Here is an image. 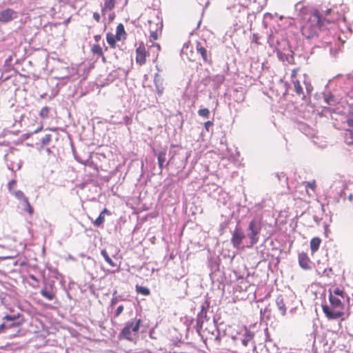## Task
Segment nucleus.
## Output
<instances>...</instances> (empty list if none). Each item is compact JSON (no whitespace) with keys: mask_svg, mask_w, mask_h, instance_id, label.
Wrapping results in <instances>:
<instances>
[{"mask_svg":"<svg viewBox=\"0 0 353 353\" xmlns=\"http://www.w3.org/2000/svg\"><path fill=\"white\" fill-rule=\"evenodd\" d=\"M149 23L150 24V37L151 39H152V41L154 42V41L158 39L159 35L161 34L163 24L161 22L157 23H156V28L154 29L152 27V22L150 21Z\"/></svg>","mask_w":353,"mask_h":353,"instance_id":"nucleus-8","label":"nucleus"},{"mask_svg":"<svg viewBox=\"0 0 353 353\" xmlns=\"http://www.w3.org/2000/svg\"><path fill=\"white\" fill-rule=\"evenodd\" d=\"M306 185H305V187L306 188H309L310 189H312L313 191L315 190L316 188V183H315V181H312V182H306L305 183Z\"/></svg>","mask_w":353,"mask_h":353,"instance_id":"nucleus-33","label":"nucleus"},{"mask_svg":"<svg viewBox=\"0 0 353 353\" xmlns=\"http://www.w3.org/2000/svg\"><path fill=\"white\" fill-rule=\"evenodd\" d=\"M214 125L213 122L211 121H208L204 123L205 129L207 132L210 131V128Z\"/></svg>","mask_w":353,"mask_h":353,"instance_id":"nucleus-35","label":"nucleus"},{"mask_svg":"<svg viewBox=\"0 0 353 353\" xmlns=\"http://www.w3.org/2000/svg\"><path fill=\"white\" fill-rule=\"evenodd\" d=\"M279 310L283 315L285 314L286 308L283 304H282V305H279Z\"/></svg>","mask_w":353,"mask_h":353,"instance_id":"nucleus-41","label":"nucleus"},{"mask_svg":"<svg viewBox=\"0 0 353 353\" xmlns=\"http://www.w3.org/2000/svg\"><path fill=\"white\" fill-rule=\"evenodd\" d=\"M298 261L301 268L304 270H310L312 268V262L307 253L304 252L299 253Z\"/></svg>","mask_w":353,"mask_h":353,"instance_id":"nucleus-7","label":"nucleus"},{"mask_svg":"<svg viewBox=\"0 0 353 353\" xmlns=\"http://www.w3.org/2000/svg\"><path fill=\"white\" fill-rule=\"evenodd\" d=\"M90 51L94 55L103 57V48L99 43L93 44L91 47Z\"/></svg>","mask_w":353,"mask_h":353,"instance_id":"nucleus-18","label":"nucleus"},{"mask_svg":"<svg viewBox=\"0 0 353 353\" xmlns=\"http://www.w3.org/2000/svg\"><path fill=\"white\" fill-rule=\"evenodd\" d=\"M6 331H7V328L6 327L5 322H3V323H1L0 325V333L6 332Z\"/></svg>","mask_w":353,"mask_h":353,"instance_id":"nucleus-38","label":"nucleus"},{"mask_svg":"<svg viewBox=\"0 0 353 353\" xmlns=\"http://www.w3.org/2000/svg\"><path fill=\"white\" fill-rule=\"evenodd\" d=\"M261 230V223L255 219L250 222L248 228V236L250 239L251 245H254L259 241V234Z\"/></svg>","mask_w":353,"mask_h":353,"instance_id":"nucleus-5","label":"nucleus"},{"mask_svg":"<svg viewBox=\"0 0 353 353\" xmlns=\"http://www.w3.org/2000/svg\"><path fill=\"white\" fill-rule=\"evenodd\" d=\"M154 81L156 87V91L157 94L161 96L163 92L164 88L163 86L162 80L160 79L158 74L154 75Z\"/></svg>","mask_w":353,"mask_h":353,"instance_id":"nucleus-14","label":"nucleus"},{"mask_svg":"<svg viewBox=\"0 0 353 353\" xmlns=\"http://www.w3.org/2000/svg\"><path fill=\"white\" fill-rule=\"evenodd\" d=\"M252 339V335L250 332H248L245 338L242 340V344L244 346H247L248 345L249 341Z\"/></svg>","mask_w":353,"mask_h":353,"instance_id":"nucleus-31","label":"nucleus"},{"mask_svg":"<svg viewBox=\"0 0 353 353\" xmlns=\"http://www.w3.org/2000/svg\"><path fill=\"white\" fill-rule=\"evenodd\" d=\"M94 39L96 42V43H98L99 41L101 40V34H96L94 36Z\"/></svg>","mask_w":353,"mask_h":353,"instance_id":"nucleus-42","label":"nucleus"},{"mask_svg":"<svg viewBox=\"0 0 353 353\" xmlns=\"http://www.w3.org/2000/svg\"><path fill=\"white\" fill-rule=\"evenodd\" d=\"M347 134H350V136L353 139V131L351 130H345V136Z\"/></svg>","mask_w":353,"mask_h":353,"instance_id":"nucleus-43","label":"nucleus"},{"mask_svg":"<svg viewBox=\"0 0 353 353\" xmlns=\"http://www.w3.org/2000/svg\"><path fill=\"white\" fill-rule=\"evenodd\" d=\"M51 140H52V136H51V134H46V135L43 137V139H42V140H41L42 145H48V144L50 143Z\"/></svg>","mask_w":353,"mask_h":353,"instance_id":"nucleus-30","label":"nucleus"},{"mask_svg":"<svg viewBox=\"0 0 353 353\" xmlns=\"http://www.w3.org/2000/svg\"><path fill=\"white\" fill-rule=\"evenodd\" d=\"M16 184H17V181L15 179H12L11 181H9L8 184V190L9 192L12 194L13 192H14V188L16 186Z\"/></svg>","mask_w":353,"mask_h":353,"instance_id":"nucleus-29","label":"nucleus"},{"mask_svg":"<svg viewBox=\"0 0 353 353\" xmlns=\"http://www.w3.org/2000/svg\"><path fill=\"white\" fill-rule=\"evenodd\" d=\"M101 254L104 258L105 261L112 267H116L117 264L110 259L105 250H102Z\"/></svg>","mask_w":353,"mask_h":353,"instance_id":"nucleus-21","label":"nucleus"},{"mask_svg":"<svg viewBox=\"0 0 353 353\" xmlns=\"http://www.w3.org/2000/svg\"><path fill=\"white\" fill-rule=\"evenodd\" d=\"M123 306L119 305L115 311L114 316L118 317L123 312Z\"/></svg>","mask_w":353,"mask_h":353,"instance_id":"nucleus-32","label":"nucleus"},{"mask_svg":"<svg viewBox=\"0 0 353 353\" xmlns=\"http://www.w3.org/2000/svg\"><path fill=\"white\" fill-rule=\"evenodd\" d=\"M141 320L134 319L128 321L119 334V339H126L130 341L138 337Z\"/></svg>","mask_w":353,"mask_h":353,"instance_id":"nucleus-4","label":"nucleus"},{"mask_svg":"<svg viewBox=\"0 0 353 353\" xmlns=\"http://www.w3.org/2000/svg\"><path fill=\"white\" fill-rule=\"evenodd\" d=\"M161 51L160 44L150 40L146 44L143 41L138 43L135 50V61L137 64L143 65L147 62V58L155 62Z\"/></svg>","mask_w":353,"mask_h":353,"instance_id":"nucleus-2","label":"nucleus"},{"mask_svg":"<svg viewBox=\"0 0 353 353\" xmlns=\"http://www.w3.org/2000/svg\"><path fill=\"white\" fill-rule=\"evenodd\" d=\"M321 243V239L319 237H314L310 241V249L312 254H314L319 248Z\"/></svg>","mask_w":353,"mask_h":353,"instance_id":"nucleus-16","label":"nucleus"},{"mask_svg":"<svg viewBox=\"0 0 353 353\" xmlns=\"http://www.w3.org/2000/svg\"><path fill=\"white\" fill-rule=\"evenodd\" d=\"M22 203L23 205V210L25 212H27L30 215H32L34 213V209H33L32 206L30 205V203L28 201V199L27 198L26 199H25L22 202Z\"/></svg>","mask_w":353,"mask_h":353,"instance_id":"nucleus-20","label":"nucleus"},{"mask_svg":"<svg viewBox=\"0 0 353 353\" xmlns=\"http://www.w3.org/2000/svg\"><path fill=\"white\" fill-rule=\"evenodd\" d=\"M102 57V60L103 62H105V56L103 55V57Z\"/></svg>","mask_w":353,"mask_h":353,"instance_id":"nucleus-46","label":"nucleus"},{"mask_svg":"<svg viewBox=\"0 0 353 353\" xmlns=\"http://www.w3.org/2000/svg\"><path fill=\"white\" fill-rule=\"evenodd\" d=\"M117 0H105L104 5L101 8V13L103 17V19H105V14L108 11H112L115 7Z\"/></svg>","mask_w":353,"mask_h":353,"instance_id":"nucleus-10","label":"nucleus"},{"mask_svg":"<svg viewBox=\"0 0 353 353\" xmlns=\"http://www.w3.org/2000/svg\"><path fill=\"white\" fill-rule=\"evenodd\" d=\"M108 12H108V21L110 23L112 21H113L116 15H115L114 12H113L112 10L108 11Z\"/></svg>","mask_w":353,"mask_h":353,"instance_id":"nucleus-34","label":"nucleus"},{"mask_svg":"<svg viewBox=\"0 0 353 353\" xmlns=\"http://www.w3.org/2000/svg\"><path fill=\"white\" fill-rule=\"evenodd\" d=\"M101 213L102 214H103L104 216H105V215L110 216V215L111 214L110 211L108 209H107V208H104V209L101 212Z\"/></svg>","mask_w":353,"mask_h":353,"instance_id":"nucleus-39","label":"nucleus"},{"mask_svg":"<svg viewBox=\"0 0 353 353\" xmlns=\"http://www.w3.org/2000/svg\"><path fill=\"white\" fill-rule=\"evenodd\" d=\"M42 129H43V123H41L40 124L39 127V128H37L34 131V133H37V132H39L41 131V130H42Z\"/></svg>","mask_w":353,"mask_h":353,"instance_id":"nucleus-44","label":"nucleus"},{"mask_svg":"<svg viewBox=\"0 0 353 353\" xmlns=\"http://www.w3.org/2000/svg\"><path fill=\"white\" fill-rule=\"evenodd\" d=\"M117 41H124L127 38V33L125 30L124 26L119 23L116 28V34H114Z\"/></svg>","mask_w":353,"mask_h":353,"instance_id":"nucleus-12","label":"nucleus"},{"mask_svg":"<svg viewBox=\"0 0 353 353\" xmlns=\"http://www.w3.org/2000/svg\"><path fill=\"white\" fill-rule=\"evenodd\" d=\"M198 114L201 117L208 118L210 117V112L208 108H203V109L199 110Z\"/></svg>","mask_w":353,"mask_h":353,"instance_id":"nucleus-27","label":"nucleus"},{"mask_svg":"<svg viewBox=\"0 0 353 353\" xmlns=\"http://www.w3.org/2000/svg\"><path fill=\"white\" fill-rule=\"evenodd\" d=\"M298 71H299V68H294L292 70L291 78H292V81L296 80V78L297 76Z\"/></svg>","mask_w":353,"mask_h":353,"instance_id":"nucleus-36","label":"nucleus"},{"mask_svg":"<svg viewBox=\"0 0 353 353\" xmlns=\"http://www.w3.org/2000/svg\"><path fill=\"white\" fill-rule=\"evenodd\" d=\"M329 294H332V296L334 294V297L344 299V292L339 288H336L333 290H330Z\"/></svg>","mask_w":353,"mask_h":353,"instance_id":"nucleus-22","label":"nucleus"},{"mask_svg":"<svg viewBox=\"0 0 353 353\" xmlns=\"http://www.w3.org/2000/svg\"><path fill=\"white\" fill-rule=\"evenodd\" d=\"M4 320H5V324H6V327L7 330L14 327V328L17 329V332H19L20 323L14 322L13 318H12L10 316H6L4 318Z\"/></svg>","mask_w":353,"mask_h":353,"instance_id":"nucleus-13","label":"nucleus"},{"mask_svg":"<svg viewBox=\"0 0 353 353\" xmlns=\"http://www.w3.org/2000/svg\"><path fill=\"white\" fill-rule=\"evenodd\" d=\"M15 14V12L10 8L2 10L0 12V21L3 23H7L10 21L14 17L13 15Z\"/></svg>","mask_w":353,"mask_h":353,"instance_id":"nucleus-9","label":"nucleus"},{"mask_svg":"<svg viewBox=\"0 0 353 353\" xmlns=\"http://www.w3.org/2000/svg\"><path fill=\"white\" fill-rule=\"evenodd\" d=\"M346 123L348 126L353 128V118H348L346 121Z\"/></svg>","mask_w":353,"mask_h":353,"instance_id":"nucleus-40","label":"nucleus"},{"mask_svg":"<svg viewBox=\"0 0 353 353\" xmlns=\"http://www.w3.org/2000/svg\"><path fill=\"white\" fill-rule=\"evenodd\" d=\"M41 294L44 296L45 298H46L47 299L51 301L52 299H54L56 296V293L52 289H48V288H43L41 292H40Z\"/></svg>","mask_w":353,"mask_h":353,"instance_id":"nucleus-15","label":"nucleus"},{"mask_svg":"<svg viewBox=\"0 0 353 353\" xmlns=\"http://www.w3.org/2000/svg\"><path fill=\"white\" fill-rule=\"evenodd\" d=\"M49 112H50V108H48V107H43L40 112H39V116L43 118V119H46L47 117H48V115H49Z\"/></svg>","mask_w":353,"mask_h":353,"instance_id":"nucleus-28","label":"nucleus"},{"mask_svg":"<svg viewBox=\"0 0 353 353\" xmlns=\"http://www.w3.org/2000/svg\"><path fill=\"white\" fill-rule=\"evenodd\" d=\"M106 41L110 47L112 49H115L117 47V39L115 37V35L112 32H108L106 34Z\"/></svg>","mask_w":353,"mask_h":353,"instance_id":"nucleus-17","label":"nucleus"},{"mask_svg":"<svg viewBox=\"0 0 353 353\" xmlns=\"http://www.w3.org/2000/svg\"><path fill=\"white\" fill-rule=\"evenodd\" d=\"M117 301H118V300L117 298H113L111 300V306H114L117 303Z\"/></svg>","mask_w":353,"mask_h":353,"instance_id":"nucleus-45","label":"nucleus"},{"mask_svg":"<svg viewBox=\"0 0 353 353\" xmlns=\"http://www.w3.org/2000/svg\"><path fill=\"white\" fill-rule=\"evenodd\" d=\"M197 52H199L205 63H211V59L208 58L207 50L204 48L200 42H197L196 47Z\"/></svg>","mask_w":353,"mask_h":353,"instance_id":"nucleus-11","label":"nucleus"},{"mask_svg":"<svg viewBox=\"0 0 353 353\" xmlns=\"http://www.w3.org/2000/svg\"><path fill=\"white\" fill-rule=\"evenodd\" d=\"M343 299L339 297H334V295L329 294L330 305H322L323 312L327 319H336L344 315V304L342 302Z\"/></svg>","mask_w":353,"mask_h":353,"instance_id":"nucleus-3","label":"nucleus"},{"mask_svg":"<svg viewBox=\"0 0 353 353\" xmlns=\"http://www.w3.org/2000/svg\"><path fill=\"white\" fill-rule=\"evenodd\" d=\"M135 288H136V291L138 294H141L144 296H148L150 294V290L146 287H143V286L137 285Z\"/></svg>","mask_w":353,"mask_h":353,"instance_id":"nucleus-24","label":"nucleus"},{"mask_svg":"<svg viewBox=\"0 0 353 353\" xmlns=\"http://www.w3.org/2000/svg\"><path fill=\"white\" fill-rule=\"evenodd\" d=\"M93 19L97 22L99 23L101 20V15L99 14V12H95L93 13Z\"/></svg>","mask_w":353,"mask_h":353,"instance_id":"nucleus-37","label":"nucleus"},{"mask_svg":"<svg viewBox=\"0 0 353 353\" xmlns=\"http://www.w3.org/2000/svg\"><path fill=\"white\" fill-rule=\"evenodd\" d=\"M294 90L298 95H304L303 90L299 80H293Z\"/></svg>","mask_w":353,"mask_h":353,"instance_id":"nucleus-23","label":"nucleus"},{"mask_svg":"<svg viewBox=\"0 0 353 353\" xmlns=\"http://www.w3.org/2000/svg\"><path fill=\"white\" fill-rule=\"evenodd\" d=\"M105 221V216L100 213L99 216L93 221V224L96 227L101 226Z\"/></svg>","mask_w":353,"mask_h":353,"instance_id":"nucleus-25","label":"nucleus"},{"mask_svg":"<svg viewBox=\"0 0 353 353\" xmlns=\"http://www.w3.org/2000/svg\"><path fill=\"white\" fill-rule=\"evenodd\" d=\"M245 237V236L242 228L241 227H236L231 238L232 245L236 248H239Z\"/></svg>","mask_w":353,"mask_h":353,"instance_id":"nucleus-6","label":"nucleus"},{"mask_svg":"<svg viewBox=\"0 0 353 353\" xmlns=\"http://www.w3.org/2000/svg\"><path fill=\"white\" fill-rule=\"evenodd\" d=\"M17 199L23 202L27 197L25 196L24 193L21 190L14 191L12 193Z\"/></svg>","mask_w":353,"mask_h":353,"instance_id":"nucleus-26","label":"nucleus"},{"mask_svg":"<svg viewBox=\"0 0 353 353\" xmlns=\"http://www.w3.org/2000/svg\"><path fill=\"white\" fill-rule=\"evenodd\" d=\"M331 12V10H327L325 16L323 17L319 11L314 10L302 27V34L310 39L317 36L319 31L327 29V26L335 21V18L328 16Z\"/></svg>","mask_w":353,"mask_h":353,"instance_id":"nucleus-1","label":"nucleus"},{"mask_svg":"<svg viewBox=\"0 0 353 353\" xmlns=\"http://www.w3.org/2000/svg\"><path fill=\"white\" fill-rule=\"evenodd\" d=\"M157 159H158L159 167L160 170H162L164 167V163L166 160V152L165 151L159 152L157 155Z\"/></svg>","mask_w":353,"mask_h":353,"instance_id":"nucleus-19","label":"nucleus"}]
</instances>
